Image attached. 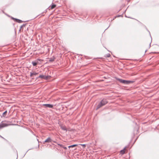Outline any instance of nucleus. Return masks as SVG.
<instances>
[{"mask_svg": "<svg viewBox=\"0 0 159 159\" xmlns=\"http://www.w3.org/2000/svg\"><path fill=\"white\" fill-rule=\"evenodd\" d=\"M107 103L108 102L107 101L106 99H103L98 105L96 109H98L101 107L106 105Z\"/></svg>", "mask_w": 159, "mask_h": 159, "instance_id": "1", "label": "nucleus"}, {"mask_svg": "<svg viewBox=\"0 0 159 159\" xmlns=\"http://www.w3.org/2000/svg\"><path fill=\"white\" fill-rule=\"evenodd\" d=\"M118 80L120 83L125 84H129L130 83H132L133 82L132 81L124 80L120 79H118Z\"/></svg>", "mask_w": 159, "mask_h": 159, "instance_id": "2", "label": "nucleus"}, {"mask_svg": "<svg viewBox=\"0 0 159 159\" xmlns=\"http://www.w3.org/2000/svg\"><path fill=\"white\" fill-rule=\"evenodd\" d=\"M51 77L50 76H46L44 75H40L39 76V78H41L42 79H43L45 80H47L48 79H49Z\"/></svg>", "mask_w": 159, "mask_h": 159, "instance_id": "3", "label": "nucleus"}, {"mask_svg": "<svg viewBox=\"0 0 159 159\" xmlns=\"http://www.w3.org/2000/svg\"><path fill=\"white\" fill-rule=\"evenodd\" d=\"M8 125L7 124L2 122L0 124V129L6 127Z\"/></svg>", "mask_w": 159, "mask_h": 159, "instance_id": "4", "label": "nucleus"}, {"mask_svg": "<svg viewBox=\"0 0 159 159\" xmlns=\"http://www.w3.org/2000/svg\"><path fill=\"white\" fill-rule=\"evenodd\" d=\"M43 105L49 108H52L53 107V105L50 104H45Z\"/></svg>", "mask_w": 159, "mask_h": 159, "instance_id": "5", "label": "nucleus"}, {"mask_svg": "<svg viewBox=\"0 0 159 159\" xmlns=\"http://www.w3.org/2000/svg\"><path fill=\"white\" fill-rule=\"evenodd\" d=\"M126 150V148H125L123 150H121L120 151V153L122 155L124 154L125 152V151Z\"/></svg>", "mask_w": 159, "mask_h": 159, "instance_id": "6", "label": "nucleus"}, {"mask_svg": "<svg viewBox=\"0 0 159 159\" xmlns=\"http://www.w3.org/2000/svg\"><path fill=\"white\" fill-rule=\"evenodd\" d=\"M38 73H36L35 72H32V73L31 72V73H30V76L32 77L34 75H38Z\"/></svg>", "mask_w": 159, "mask_h": 159, "instance_id": "7", "label": "nucleus"}, {"mask_svg": "<svg viewBox=\"0 0 159 159\" xmlns=\"http://www.w3.org/2000/svg\"><path fill=\"white\" fill-rule=\"evenodd\" d=\"M51 142V140L50 138H48L47 139L45 140V143H49Z\"/></svg>", "mask_w": 159, "mask_h": 159, "instance_id": "8", "label": "nucleus"}, {"mask_svg": "<svg viewBox=\"0 0 159 159\" xmlns=\"http://www.w3.org/2000/svg\"><path fill=\"white\" fill-rule=\"evenodd\" d=\"M61 128V129L63 130L66 131V128L65 126H63L62 125H60Z\"/></svg>", "mask_w": 159, "mask_h": 159, "instance_id": "9", "label": "nucleus"}, {"mask_svg": "<svg viewBox=\"0 0 159 159\" xmlns=\"http://www.w3.org/2000/svg\"><path fill=\"white\" fill-rule=\"evenodd\" d=\"M56 7V5H55V4L52 5H51L50 6V8L49 9L52 10V9H53V8H55Z\"/></svg>", "mask_w": 159, "mask_h": 159, "instance_id": "10", "label": "nucleus"}, {"mask_svg": "<svg viewBox=\"0 0 159 159\" xmlns=\"http://www.w3.org/2000/svg\"><path fill=\"white\" fill-rule=\"evenodd\" d=\"M77 146V144L73 145L70 146H68V148H73V147H75L76 146Z\"/></svg>", "mask_w": 159, "mask_h": 159, "instance_id": "11", "label": "nucleus"}, {"mask_svg": "<svg viewBox=\"0 0 159 159\" xmlns=\"http://www.w3.org/2000/svg\"><path fill=\"white\" fill-rule=\"evenodd\" d=\"M110 54L109 53L106 54L104 56V57H108L110 56Z\"/></svg>", "mask_w": 159, "mask_h": 159, "instance_id": "12", "label": "nucleus"}, {"mask_svg": "<svg viewBox=\"0 0 159 159\" xmlns=\"http://www.w3.org/2000/svg\"><path fill=\"white\" fill-rule=\"evenodd\" d=\"M32 64L33 66H35L38 64V62H35L34 61L32 62Z\"/></svg>", "mask_w": 159, "mask_h": 159, "instance_id": "13", "label": "nucleus"}, {"mask_svg": "<svg viewBox=\"0 0 159 159\" xmlns=\"http://www.w3.org/2000/svg\"><path fill=\"white\" fill-rule=\"evenodd\" d=\"M16 21L20 23L21 22V21L20 20L16 19Z\"/></svg>", "mask_w": 159, "mask_h": 159, "instance_id": "14", "label": "nucleus"}, {"mask_svg": "<svg viewBox=\"0 0 159 159\" xmlns=\"http://www.w3.org/2000/svg\"><path fill=\"white\" fill-rule=\"evenodd\" d=\"M7 111H5L3 113V116H5V115H6V114H7Z\"/></svg>", "mask_w": 159, "mask_h": 159, "instance_id": "15", "label": "nucleus"}, {"mask_svg": "<svg viewBox=\"0 0 159 159\" xmlns=\"http://www.w3.org/2000/svg\"><path fill=\"white\" fill-rule=\"evenodd\" d=\"M84 148L86 147V145L85 144H80Z\"/></svg>", "mask_w": 159, "mask_h": 159, "instance_id": "16", "label": "nucleus"}, {"mask_svg": "<svg viewBox=\"0 0 159 159\" xmlns=\"http://www.w3.org/2000/svg\"><path fill=\"white\" fill-rule=\"evenodd\" d=\"M58 145L60 146V147H63V146L62 145H61V144H58Z\"/></svg>", "mask_w": 159, "mask_h": 159, "instance_id": "17", "label": "nucleus"}, {"mask_svg": "<svg viewBox=\"0 0 159 159\" xmlns=\"http://www.w3.org/2000/svg\"><path fill=\"white\" fill-rule=\"evenodd\" d=\"M63 148L65 149H67V148L66 147H64L63 146Z\"/></svg>", "mask_w": 159, "mask_h": 159, "instance_id": "18", "label": "nucleus"}, {"mask_svg": "<svg viewBox=\"0 0 159 159\" xmlns=\"http://www.w3.org/2000/svg\"><path fill=\"white\" fill-rule=\"evenodd\" d=\"M54 61L53 60H50V61Z\"/></svg>", "mask_w": 159, "mask_h": 159, "instance_id": "19", "label": "nucleus"}]
</instances>
